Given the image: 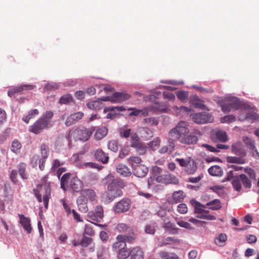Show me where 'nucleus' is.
I'll use <instances>...</instances> for the list:
<instances>
[{
	"mask_svg": "<svg viewBox=\"0 0 259 259\" xmlns=\"http://www.w3.org/2000/svg\"><path fill=\"white\" fill-rule=\"evenodd\" d=\"M198 140L197 136L193 133L190 134L188 123L185 121H180L168 133V146L162 147L159 150V152L161 154L172 152L175 148V142L177 141L182 144L189 145L196 144Z\"/></svg>",
	"mask_w": 259,
	"mask_h": 259,
	"instance_id": "1",
	"label": "nucleus"
},
{
	"mask_svg": "<svg viewBox=\"0 0 259 259\" xmlns=\"http://www.w3.org/2000/svg\"><path fill=\"white\" fill-rule=\"evenodd\" d=\"M105 181L109 183L107 191L103 196L106 201H111L116 197L122 195V189L125 187V185L121 180H115L112 175L109 174L105 178Z\"/></svg>",
	"mask_w": 259,
	"mask_h": 259,
	"instance_id": "2",
	"label": "nucleus"
},
{
	"mask_svg": "<svg viewBox=\"0 0 259 259\" xmlns=\"http://www.w3.org/2000/svg\"><path fill=\"white\" fill-rule=\"evenodd\" d=\"M61 188L66 191L68 187L75 192H79L81 189V181L75 176L70 174H65L60 180Z\"/></svg>",
	"mask_w": 259,
	"mask_h": 259,
	"instance_id": "3",
	"label": "nucleus"
},
{
	"mask_svg": "<svg viewBox=\"0 0 259 259\" xmlns=\"http://www.w3.org/2000/svg\"><path fill=\"white\" fill-rule=\"evenodd\" d=\"M35 196L37 200L42 201L41 196H43V202L46 209L48 208V202L51 195L50 184L48 183L38 185L37 188L33 190Z\"/></svg>",
	"mask_w": 259,
	"mask_h": 259,
	"instance_id": "4",
	"label": "nucleus"
},
{
	"mask_svg": "<svg viewBox=\"0 0 259 259\" xmlns=\"http://www.w3.org/2000/svg\"><path fill=\"white\" fill-rule=\"evenodd\" d=\"M176 161L180 166L184 167V170L188 175L194 174L197 169L195 161L191 157H188L187 159L177 158Z\"/></svg>",
	"mask_w": 259,
	"mask_h": 259,
	"instance_id": "5",
	"label": "nucleus"
},
{
	"mask_svg": "<svg viewBox=\"0 0 259 259\" xmlns=\"http://www.w3.org/2000/svg\"><path fill=\"white\" fill-rule=\"evenodd\" d=\"M131 98V95L122 92H116L111 97H103L102 100L104 101H111L114 103H121Z\"/></svg>",
	"mask_w": 259,
	"mask_h": 259,
	"instance_id": "6",
	"label": "nucleus"
},
{
	"mask_svg": "<svg viewBox=\"0 0 259 259\" xmlns=\"http://www.w3.org/2000/svg\"><path fill=\"white\" fill-rule=\"evenodd\" d=\"M50 127H51L49 125L48 121L39 118L30 126L29 131L35 134H38L44 130L48 129Z\"/></svg>",
	"mask_w": 259,
	"mask_h": 259,
	"instance_id": "7",
	"label": "nucleus"
},
{
	"mask_svg": "<svg viewBox=\"0 0 259 259\" xmlns=\"http://www.w3.org/2000/svg\"><path fill=\"white\" fill-rule=\"evenodd\" d=\"M96 197V194L92 189L82 190V212H85L88 211V208L86 205L88 200L93 201Z\"/></svg>",
	"mask_w": 259,
	"mask_h": 259,
	"instance_id": "8",
	"label": "nucleus"
},
{
	"mask_svg": "<svg viewBox=\"0 0 259 259\" xmlns=\"http://www.w3.org/2000/svg\"><path fill=\"white\" fill-rule=\"evenodd\" d=\"M211 115L206 112H202L192 115L193 121L197 124H204L212 121Z\"/></svg>",
	"mask_w": 259,
	"mask_h": 259,
	"instance_id": "9",
	"label": "nucleus"
},
{
	"mask_svg": "<svg viewBox=\"0 0 259 259\" xmlns=\"http://www.w3.org/2000/svg\"><path fill=\"white\" fill-rule=\"evenodd\" d=\"M228 102L232 109L234 110H248L250 108L249 106L240 101L236 97H230L228 99Z\"/></svg>",
	"mask_w": 259,
	"mask_h": 259,
	"instance_id": "10",
	"label": "nucleus"
},
{
	"mask_svg": "<svg viewBox=\"0 0 259 259\" xmlns=\"http://www.w3.org/2000/svg\"><path fill=\"white\" fill-rule=\"evenodd\" d=\"M130 202L128 199H123L119 201L114 207L115 212L121 213L126 211L130 208Z\"/></svg>",
	"mask_w": 259,
	"mask_h": 259,
	"instance_id": "11",
	"label": "nucleus"
},
{
	"mask_svg": "<svg viewBox=\"0 0 259 259\" xmlns=\"http://www.w3.org/2000/svg\"><path fill=\"white\" fill-rule=\"evenodd\" d=\"M231 151L233 154L242 157H244L246 155L244 146L240 142L234 143L231 146Z\"/></svg>",
	"mask_w": 259,
	"mask_h": 259,
	"instance_id": "12",
	"label": "nucleus"
},
{
	"mask_svg": "<svg viewBox=\"0 0 259 259\" xmlns=\"http://www.w3.org/2000/svg\"><path fill=\"white\" fill-rule=\"evenodd\" d=\"M148 172V168L144 164L136 165L133 168V173L137 177L143 178Z\"/></svg>",
	"mask_w": 259,
	"mask_h": 259,
	"instance_id": "13",
	"label": "nucleus"
},
{
	"mask_svg": "<svg viewBox=\"0 0 259 259\" xmlns=\"http://www.w3.org/2000/svg\"><path fill=\"white\" fill-rule=\"evenodd\" d=\"M34 87H35V86L32 84L21 85L9 90L8 92V95L9 97H11L15 93H19L24 90H32Z\"/></svg>",
	"mask_w": 259,
	"mask_h": 259,
	"instance_id": "14",
	"label": "nucleus"
},
{
	"mask_svg": "<svg viewBox=\"0 0 259 259\" xmlns=\"http://www.w3.org/2000/svg\"><path fill=\"white\" fill-rule=\"evenodd\" d=\"M185 195L183 191H177L172 193L171 197L168 198V202L171 204L177 203L182 201Z\"/></svg>",
	"mask_w": 259,
	"mask_h": 259,
	"instance_id": "15",
	"label": "nucleus"
},
{
	"mask_svg": "<svg viewBox=\"0 0 259 259\" xmlns=\"http://www.w3.org/2000/svg\"><path fill=\"white\" fill-rule=\"evenodd\" d=\"M144 253L142 248L136 246L131 248L130 259H144Z\"/></svg>",
	"mask_w": 259,
	"mask_h": 259,
	"instance_id": "16",
	"label": "nucleus"
},
{
	"mask_svg": "<svg viewBox=\"0 0 259 259\" xmlns=\"http://www.w3.org/2000/svg\"><path fill=\"white\" fill-rule=\"evenodd\" d=\"M20 223L22 226L24 230L28 234L31 232L32 227L31 226L30 220L28 218L25 217L23 214H18Z\"/></svg>",
	"mask_w": 259,
	"mask_h": 259,
	"instance_id": "17",
	"label": "nucleus"
},
{
	"mask_svg": "<svg viewBox=\"0 0 259 259\" xmlns=\"http://www.w3.org/2000/svg\"><path fill=\"white\" fill-rule=\"evenodd\" d=\"M212 139L214 142H217L218 141L225 142L228 140V136L225 132L219 130L215 132L212 134Z\"/></svg>",
	"mask_w": 259,
	"mask_h": 259,
	"instance_id": "18",
	"label": "nucleus"
},
{
	"mask_svg": "<svg viewBox=\"0 0 259 259\" xmlns=\"http://www.w3.org/2000/svg\"><path fill=\"white\" fill-rule=\"evenodd\" d=\"M162 227L165 231H168L170 234H177L179 233V229L177 228L174 224L169 221L163 222Z\"/></svg>",
	"mask_w": 259,
	"mask_h": 259,
	"instance_id": "19",
	"label": "nucleus"
},
{
	"mask_svg": "<svg viewBox=\"0 0 259 259\" xmlns=\"http://www.w3.org/2000/svg\"><path fill=\"white\" fill-rule=\"evenodd\" d=\"M95 158L103 163H107L109 160V156L101 149H98L95 153Z\"/></svg>",
	"mask_w": 259,
	"mask_h": 259,
	"instance_id": "20",
	"label": "nucleus"
},
{
	"mask_svg": "<svg viewBox=\"0 0 259 259\" xmlns=\"http://www.w3.org/2000/svg\"><path fill=\"white\" fill-rule=\"evenodd\" d=\"M116 171L119 175L122 177H128L131 175L128 167L122 163H120L117 166Z\"/></svg>",
	"mask_w": 259,
	"mask_h": 259,
	"instance_id": "21",
	"label": "nucleus"
},
{
	"mask_svg": "<svg viewBox=\"0 0 259 259\" xmlns=\"http://www.w3.org/2000/svg\"><path fill=\"white\" fill-rule=\"evenodd\" d=\"M126 247H127L126 243L123 242L121 238H118L117 235L116 237V241L112 245V250L116 252Z\"/></svg>",
	"mask_w": 259,
	"mask_h": 259,
	"instance_id": "22",
	"label": "nucleus"
},
{
	"mask_svg": "<svg viewBox=\"0 0 259 259\" xmlns=\"http://www.w3.org/2000/svg\"><path fill=\"white\" fill-rule=\"evenodd\" d=\"M81 119V112H78L71 114L69 116L65 122V124L67 126H69L75 123L76 121Z\"/></svg>",
	"mask_w": 259,
	"mask_h": 259,
	"instance_id": "23",
	"label": "nucleus"
},
{
	"mask_svg": "<svg viewBox=\"0 0 259 259\" xmlns=\"http://www.w3.org/2000/svg\"><path fill=\"white\" fill-rule=\"evenodd\" d=\"M99 99L97 100L92 101L87 103V107L92 110H98L102 109L103 107V104L102 99Z\"/></svg>",
	"mask_w": 259,
	"mask_h": 259,
	"instance_id": "24",
	"label": "nucleus"
},
{
	"mask_svg": "<svg viewBox=\"0 0 259 259\" xmlns=\"http://www.w3.org/2000/svg\"><path fill=\"white\" fill-rule=\"evenodd\" d=\"M95 130V127L94 126L82 128V141H87L90 138Z\"/></svg>",
	"mask_w": 259,
	"mask_h": 259,
	"instance_id": "25",
	"label": "nucleus"
},
{
	"mask_svg": "<svg viewBox=\"0 0 259 259\" xmlns=\"http://www.w3.org/2000/svg\"><path fill=\"white\" fill-rule=\"evenodd\" d=\"M90 251L95 250V244L93 239L90 237H83L82 238V247H88Z\"/></svg>",
	"mask_w": 259,
	"mask_h": 259,
	"instance_id": "26",
	"label": "nucleus"
},
{
	"mask_svg": "<svg viewBox=\"0 0 259 259\" xmlns=\"http://www.w3.org/2000/svg\"><path fill=\"white\" fill-rule=\"evenodd\" d=\"M131 146L135 148L140 155H143L146 152V146L141 142L132 143Z\"/></svg>",
	"mask_w": 259,
	"mask_h": 259,
	"instance_id": "27",
	"label": "nucleus"
},
{
	"mask_svg": "<svg viewBox=\"0 0 259 259\" xmlns=\"http://www.w3.org/2000/svg\"><path fill=\"white\" fill-rule=\"evenodd\" d=\"M209 174L213 176H222L223 174V171L221 167L218 165H213L211 166L208 169Z\"/></svg>",
	"mask_w": 259,
	"mask_h": 259,
	"instance_id": "28",
	"label": "nucleus"
},
{
	"mask_svg": "<svg viewBox=\"0 0 259 259\" xmlns=\"http://www.w3.org/2000/svg\"><path fill=\"white\" fill-rule=\"evenodd\" d=\"M107 133L108 129L105 126H102L97 130L94 137L96 140H100L105 137Z\"/></svg>",
	"mask_w": 259,
	"mask_h": 259,
	"instance_id": "29",
	"label": "nucleus"
},
{
	"mask_svg": "<svg viewBox=\"0 0 259 259\" xmlns=\"http://www.w3.org/2000/svg\"><path fill=\"white\" fill-rule=\"evenodd\" d=\"M73 137L75 141L81 140V130L76 128V130L70 131V133L66 137V139L69 142V138ZM69 144V143H68Z\"/></svg>",
	"mask_w": 259,
	"mask_h": 259,
	"instance_id": "30",
	"label": "nucleus"
},
{
	"mask_svg": "<svg viewBox=\"0 0 259 259\" xmlns=\"http://www.w3.org/2000/svg\"><path fill=\"white\" fill-rule=\"evenodd\" d=\"M38 114L39 112L37 109H32L28 112V114L23 115L22 119L24 122L28 123L30 119L34 118L35 116Z\"/></svg>",
	"mask_w": 259,
	"mask_h": 259,
	"instance_id": "31",
	"label": "nucleus"
},
{
	"mask_svg": "<svg viewBox=\"0 0 259 259\" xmlns=\"http://www.w3.org/2000/svg\"><path fill=\"white\" fill-rule=\"evenodd\" d=\"M227 239V236L225 233H221L214 239V243L219 246H224Z\"/></svg>",
	"mask_w": 259,
	"mask_h": 259,
	"instance_id": "32",
	"label": "nucleus"
},
{
	"mask_svg": "<svg viewBox=\"0 0 259 259\" xmlns=\"http://www.w3.org/2000/svg\"><path fill=\"white\" fill-rule=\"evenodd\" d=\"M131 249H128L127 247L116 252L118 259H126L130 256Z\"/></svg>",
	"mask_w": 259,
	"mask_h": 259,
	"instance_id": "33",
	"label": "nucleus"
},
{
	"mask_svg": "<svg viewBox=\"0 0 259 259\" xmlns=\"http://www.w3.org/2000/svg\"><path fill=\"white\" fill-rule=\"evenodd\" d=\"M165 184H174L177 185L179 184V180L174 175L167 172L165 174Z\"/></svg>",
	"mask_w": 259,
	"mask_h": 259,
	"instance_id": "34",
	"label": "nucleus"
},
{
	"mask_svg": "<svg viewBox=\"0 0 259 259\" xmlns=\"http://www.w3.org/2000/svg\"><path fill=\"white\" fill-rule=\"evenodd\" d=\"M108 248L103 246H101L97 250V256L98 259H105L108 254Z\"/></svg>",
	"mask_w": 259,
	"mask_h": 259,
	"instance_id": "35",
	"label": "nucleus"
},
{
	"mask_svg": "<svg viewBox=\"0 0 259 259\" xmlns=\"http://www.w3.org/2000/svg\"><path fill=\"white\" fill-rule=\"evenodd\" d=\"M232 184L234 189L238 192H240L242 189L241 180L239 176H235L232 182Z\"/></svg>",
	"mask_w": 259,
	"mask_h": 259,
	"instance_id": "36",
	"label": "nucleus"
},
{
	"mask_svg": "<svg viewBox=\"0 0 259 259\" xmlns=\"http://www.w3.org/2000/svg\"><path fill=\"white\" fill-rule=\"evenodd\" d=\"M226 160L231 163L243 164L245 162V160L242 157L236 156H228L226 157Z\"/></svg>",
	"mask_w": 259,
	"mask_h": 259,
	"instance_id": "37",
	"label": "nucleus"
},
{
	"mask_svg": "<svg viewBox=\"0 0 259 259\" xmlns=\"http://www.w3.org/2000/svg\"><path fill=\"white\" fill-rule=\"evenodd\" d=\"M239 177L241 180V182L243 184V186L247 188H250L251 187V182L250 179L248 178L247 176L245 174H240Z\"/></svg>",
	"mask_w": 259,
	"mask_h": 259,
	"instance_id": "38",
	"label": "nucleus"
},
{
	"mask_svg": "<svg viewBox=\"0 0 259 259\" xmlns=\"http://www.w3.org/2000/svg\"><path fill=\"white\" fill-rule=\"evenodd\" d=\"M26 164L24 163H20L18 165V173L21 178L23 179H27V176L25 174Z\"/></svg>",
	"mask_w": 259,
	"mask_h": 259,
	"instance_id": "39",
	"label": "nucleus"
},
{
	"mask_svg": "<svg viewBox=\"0 0 259 259\" xmlns=\"http://www.w3.org/2000/svg\"><path fill=\"white\" fill-rule=\"evenodd\" d=\"M209 208L212 210H218L221 208V202L218 199H214L206 204Z\"/></svg>",
	"mask_w": 259,
	"mask_h": 259,
	"instance_id": "40",
	"label": "nucleus"
},
{
	"mask_svg": "<svg viewBox=\"0 0 259 259\" xmlns=\"http://www.w3.org/2000/svg\"><path fill=\"white\" fill-rule=\"evenodd\" d=\"M258 118L259 117L258 114L254 112H249L246 114V120H247L251 123H253L257 120Z\"/></svg>",
	"mask_w": 259,
	"mask_h": 259,
	"instance_id": "41",
	"label": "nucleus"
},
{
	"mask_svg": "<svg viewBox=\"0 0 259 259\" xmlns=\"http://www.w3.org/2000/svg\"><path fill=\"white\" fill-rule=\"evenodd\" d=\"M118 238H121L123 242L132 243L136 239V236L133 234L129 235H118Z\"/></svg>",
	"mask_w": 259,
	"mask_h": 259,
	"instance_id": "42",
	"label": "nucleus"
},
{
	"mask_svg": "<svg viewBox=\"0 0 259 259\" xmlns=\"http://www.w3.org/2000/svg\"><path fill=\"white\" fill-rule=\"evenodd\" d=\"M73 100L72 96L70 94H66L60 97L59 103L60 104H67Z\"/></svg>",
	"mask_w": 259,
	"mask_h": 259,
	"instance_id": "43",
	"label": "nucleus"
},
{
	"mask_svg": "<svg viewBox=\"0 0 259 259\" xmlns=\"http://www.w3.org/2000/svg\"><path fill=\"white\" fill-rule=\"evenodd\" d=\"M54 113L51 111H47L42 116L40 117L41 119H43L44 120H46L48 122L49 125H50L51 127H52L53 123H52L50 119L53 117Z\"/></svg>",
	"mask_w": 259,
	"mask_h": 259,
	"instance_id": "44",
	"label": "nucleus"
},
{
	"mask_svg": "<svg viewBox=\"0 0 259 259\" xmlns=\"http://www.w3.org/2000/svg\"><path fill=\"white\" fill-rule=\"evenodd\" d=\"M142 160L141 158L138 156H131L129 159V162L131 164L133 168L136 166V165L141 164Z\"/></svg>",
	"mask_w": 259,
	"mask_h": 259,
	"instance_id": "45",
	"label": "nucleus"
},
{
	"mask_svg": "<svg viewBox=\"0 0 259 259\" xmlns=\"http://www.w3.org/2000/svg\"><path fill=\"white\" fill-rule=\"evenodd\" d=\"M108 149L114 152H116L118 150V144L116 141L111 140L108 144Z\"/></svg>",
	"mask_w": 259,
	"mask_h": 259,
	"instance_id": "46",
	"label": "nucleus"
},
{
	"mask_svg": "<svg viewBox=\"0 0 259 259\" xmlns=\"http://www.w3.org/2000/svg\"><path fill=\"white\" fill-rule=\"evenodd\" d=\"M205 207L204 205L197 202L195 206V211L197 213H207L208 211L204 209Z\"/></svg>",
	"mask_w": 259,
	"mask_h": 259,
	"instance_id": "47",
	"label": "nucleus"
},
{
	"mask_svg": "<svg viewBox=\"0 0 259 259\" xmlns=\"http://www.w3.org/2000/svg\"><path fill=\"white\" fill-rule=\"evenodd\" d=\"M243 141L246 144V146L250 150H253L255 149L254 141L248 137H244Z\"/></svg>",
	"mask_w": 259,
	"mask_h": 259,
	"instance_id": "48",
	"label": "nucleus"
},
{
	"mask_svg": "<svg viewBox=\"0 0 259 259\" xmlns=\"http://www.w3.org/2000/svg\"><path fill=\"white\" fill-rule=\"evenodd\" d=\"M131 129L126 128L125 127L120 128L119 130L120 136L122 138H127L130 136Z\"/></svg>",
	"mask_w": 259,
	"mask_h": 259,
	"instance_id": "49",
	"label": "nucleus"
},
{
	"mask_svg": "<svg viewBox=\"0 0 259 259\" xmlns=\"http://www.w3.org/2000/svg\"><path fill=\"white\" fill-rule=\"evenodd\" d=\"M21 148V144L18 140H14L12 143L11 150L14 153H17Z\"/></svg>",
	"mask_w": 259,
	"mask_h": 259,
	"instance_id": "50",
	"label": "nucleus"
},
{
	"mask_svg": "<svg viewBox=\"0 0 259 259\" xmlns=\"http://www.w3.org/2000/svg\"><path fill=\"white\" fill-rule=\"evenodd\" d=\"M177 223L180 227L184 228L190 230L194 229V228L188 222H185L184 221L178 220L177 222Z\"/></svg>",
	"mask_w": 259,
	"mask_h": 259,
	"instance_id": "51",
	"label": "nucleus"
},
{
	"mask_svg": "<svg viewBox=\"0 0 259 259\" xmlns=\"http://www.w3.org/2000/svg\"><path fill=\"white\" fill-rule=\"evenodd\" d=\"M95 214L97 221L102 219L104 217L103 209L101 206H97L95 208Z\"/></svg>",
	"mask_w": 259,
	"mask_h": 259,
	"instance_id": "52",
	"label": "nucleus"
},
{
	"mask_svg": "<svg viewBox=\"0 0 259 259\" xmlns=\"http://www.w3.org/2000/svg\"><path fill=\"white\" fill-rule=\"evenodd\" d=\"M160 142L161 141L160 138H156L153 141L150 142L148 143V146L150 148L154 150L160 145Z\"/></svg>",
	"mask_w": 259,
	"mask_h": 259,
	"instance_id": "53",
	"label": "nucleus"
},
{
	"mask_svg": "<svg viewBox=\"0 0 259 259\" xmlns=\"http://www.w3.org/2000/svg\"><path fill=\"white\" fill-rule=\"evenodd\" d=\"M41 157L47 158L49 153V147L46 144H43L40 147Z\"/></svg>",
	"mask_w": 259,
	"mask_h": 259,
	"instance_id": "54",
	"label": "nucleus"
},
{
	"mask_svg": "<svg viewBox=\"0 0 259 259\" xmlns=\"http://www.w3.org/2000/svg\"><path fill=\"white\" fill-rule=\"evenodd\" d=\"M244 171L248 175V178L253 180H255L256 175L255 171L253 169L250 167H246L244 168Z\"/></svg>",
	"mask_w": 259,
	"mask_h": 259,
	"instance_id": "55",
	"label": "nucleus"
},
{
	"mask_svg": "<svg viewBox=\"0 0 259 259\" xmlns=\"http://www.w3.org/2000/svg\"><path fill=\"white\" fill-rule=\"evenodd\" d=\"M129 227L127 225L123 224V223H120L118 224L116 227V229L117 231L120 233H123L126 232Z\"/></svg>",
	"mask_w": 259,
	"mask_h": 259,
	"instance_id": "56",
	"label": "nucleus"
},
{
	"mask_svg": "<svg viewBox=\"0 0 259 259\" xmlns=\"http://www.w3.org/2000/svg\"><path fill=\"white\" fill-rule=\"evenodd\" d=\"M235 117L232 115H228L224 116L221 119V121L223 123L228 122L230 123L235 121Z\"/></svg>",
	"mask_w": 259,
	"mask_h": 259,
	"instance_id": "57",
	"label": "nucleus"
},
{
	"mask_svg": "<svg viewBox=\"0 0 259 259\" xmlns=\"http://www.w3.org/2000/svg\"><path fill=\"white\" fill-rule=\"evenodd\" d=\"M84 233L85 234L89 236H93L94 235L95 232L91 225L89 224L85 226Z\"/></svg>",
	"mask_w": 259,
	"mask_h": 259,
	"instance_id": "58",
	"label": "nucleus"
},
{
	"mask_svg": "<svg viewBox=\"0 0 259 259\" xmlns=\"http://www.w3.org/2000/svg\"><path fill=\"white\" fill-rule=\"evenodd\" d=\"M177 210L179 212L182 214H185L188 211V208L187 205L185 203L180 204L177 207Z\"/></svg>",
	"mask_w": 259,
	"mask_h": 259,
	"instance_id": "59",
	"label": "nucleus"
},
{
	"mask_svg": "<svg viewBox=\"0 0 259 259\" xmlns=\"http://www.w3.org/2000/svg\"><path fill=\"white\" fill-rule=\"evenodd\" d=\"M59 85L55 82H50L47 83L45 86V89L47 90H56L57 89L59 88Z\"/></svg>",
	"mask_w": 259,
	"mask_h": 259,
	"instance_id": "60",
	"label": "nucleus"
},
{
	"mask_svg": "<svg viewBox=\"0 0 259 259\" xmlns=\"http://www.w3.org/2000/svg\"><path fill=\"white\" fill-rule=\"evenodd\" d=\"M164 259H179V257L175 253L164 252L162 253Z\"/></svg>",
	"mask_w": 259,
	"mask_h": 259,
	"instance_id": "61",
	"label": "nucleus"
},
{
	"mask_svg": "<svg viewBox=\"0 0 259 259\" xmlns=\"http://www.w3.org/2000/svg\"><path fill=\"white\" fill-rule=\"evenodd\" d=\"M146 123L151 125H156L158 123V120L155 117H149L144 119Z\"/></svg>",
	"mask_w": 259,
	"mask_h": 259,
	"instance_id": "62",
	"label": "nucleus"
},
{
	"mask_svg": "<svg viewBox=\"0 0 259 259\" xmlns=\"http://www.w3.org/2000/svg\"><path fill=\"white\" fill-rule=\"evenodd\" d=\"M197 218L203 219H207L208 220H216L215 217L212 215L210 214H202L201 215H197Z\"/></svg>",
	"mask_w": 259,
	"mask_h": 259,
	"instance_id": "63",
	"label": "nucleus"
},
{
	"mask_svg": "<svg viewBox=\"0 0 259 259\" xmlns=\"http://www.w3.org/2000/svg\"><path fill=\"white\" fill-rule=\"evenodd\" d=\"M10 179L12 182L15 184L17 183L18 182V180L17 178V171L16 170H12L10 174Z\"/></svg>",
	"mask_w": 259,
	"mask_h": 259,
	"instance_id": "64",
	"label": "nucleus"
}]
</instances>
